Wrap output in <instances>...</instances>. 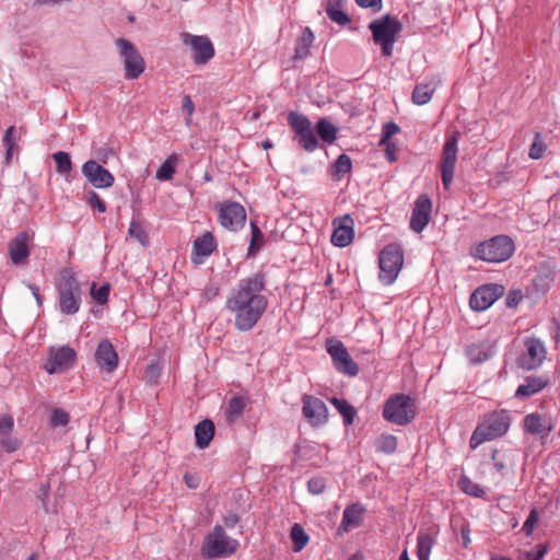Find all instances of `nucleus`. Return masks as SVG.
I'll return each instance as SVG.
<instances>
[{
    "label": "nucleus",
    "instance_id": "obj_8",
    "mask_svg": "<svg viewBox=\"0 0 560 560\" xmlns=\"http://www.w3.org/2000/svg\"><path fill=\"white\" fill-rule=\"evenodd\" d=\"M460 132L453 130L445 135L439 168L444 189L448 190L454 178Z\"/></svg>",
    "mask_w": 560,
    "mask_h": 560
},
{
    "label": "nucleus",
    "instance_id": "obj_36",
    "mask_svg": "<svg viewBox=\"0 0 560 560\" xmlns=\"http://www.w3.org/2000/svg\"><path fill=\"white\" fill-rule=\"evenodd\" d=\"M330 402L342 416L345 424L349 425L353 423L357 413L353 406H351L347 400L339 399L337 397H332Z\"/></svg>",
    "mask_w": 560,
    "mask_h": 560
},
{
    "label": "nucleus",
    "instance_id": "obj_32",
    "mask_svg": "<svg viewBox=\"0 0 560 560\" xmlns=\"http://www.w3.org/2000/svg\"><path fill=\"white\" fill-rule=\"evenodd\" d=\"M342 0H327L326 13L328 18L339 25H346L350 18L340 9Z\"/></svg>",
    "mask_w": 560,
    "mask_h": 560
},
{
    "label": "nucleus",
    "instance_id": "obj_49",
    "mask_svg": "<svg viewBox=\"0 0 560 560\" xmlns=\"http://www.w3.org/2000/svg\"><path fill=\"white\" fill-rule=\"evenodd\" d=\"M91 295L92 299L96 301L98 304H105L109 295V284L104 283L98 289H96V284L93 283L91 287Z\"/></svg>",
    "mask_w": 560,
    "mask_h": 560
},
{
    "label": "nucleus",
    "instance_id": "obj_23",
    "mask_svg": "<svg viewBox=\"0 0 560 560\" xmlns=\"http://www.w3.org/2000/svg\"><path fill=\"white\" fill-rule=\"evenodd\" d=\"M334 232L331 235V243L338 247H346L353 241V220L350 215H345L334 221Z\"/></svg>",
    "mask_w": 560,
    "mask_h": 560
},
{
    "label": "nucleus",
    "instance_id": "obj_26",
    "mask_svg": "<svg viewBox=\"0 0 560 560\" xmlns=\"http://www.w3.org/2000/svg\"><path fill=\"white\" fill-rule=\"evenodd\" d=\"M524 427L532 434H548L552 430V422L546 416L530 413L525 417Z\"/></svg>",
    "mask_w": 560,
    "mask_h": 560
},
{
    "label": "nucleus",
    "instance_id": "obj_3",
    "mask_svg": "<svg viewBox=\"0 0 560 560\" xmlns=\"http://www.w3.org/2000/svg\"><path fill=\"white\" fill-rule=\"evenodd\" d=\"M56 288L59 294L60 312L65 315L78 313L82 301V290L75 273L69 268L61 269Z\"/></svg>",
    "mask_w": 560,
    "mask_h": 560
},
{
    "label": "nucleus",
    "instance_id": "obj_25",
    "mask_svg": "<svg viewBox=\"0 0 560 560\" xmlns=\"http://www.w3.org/2000/svg\"><path fill=\"white\" fill-rule=\"evenodd\" d=\"M217 248V242L212 233L207 232L194 242L192 260L197 264L201 262L198 257L205 258L210 256Z\"/></svg>",
    "mask_w": 560,
    "mask_h": 560
},
{
    "label": "nucleus",
    "instance_id": "obj_54",
    "mask_svg": "<svg viewBox=\"0 0 560 560\" xmlns=\"http://www.w3.org/2000/svg\"><path fill=\"white\" fill-rule=\"evenodd\" d=\"M182 107L186 112V125L189 126L191 122V116L195 112V105L189 95H184L182 100Z\"/></svg>",
    "mask_w": 560,
    "mask_h": 560
},
{
    "label": "nucleus",
    "instance_id": "obj_24",
    "mask_svg": "<svg viewBox=\"0 0 560 560\" xmlns=\"http://www.w3.org/2000/svg\"><path fill=\"white\" fill-rule=\"evenodd\" d=\"M495 353V345L490 340L471 343L466 349V355L472 364H479L489 360Z\"/></svg>",
    "mask_w": 560,
    "mask_h": 560
},
{
    "label": "nucleus",
    "instance_id": "obj_4",
    "mask_svg": "<svg viewBox=\"0 0 560 560\" xmlns=\"http://www.w3.org/2000/svg\"><path fill=\"white\" fill-rule=\"evenodd\" d=\"M369 28L372 32L374 43L381 46L383 56L390 57L396 37L402 30L399 20L390 14H386L373 20Z\"/></svg>",
    "mask_w": 560,
    "mask_h": 560
},
{
    "label": "nucleus",
    "instance_id": "obj_15",
    "mask_svg": "<svg viewBox=\"0 0 560 560\" xmlns=\"http://www.w3.org/2000/svg\"><path fill=\"white\" fill-rule=\"evenodd\" d=\"M75 360L77 352L72 348L68 346L51 348L49 358L44 364V369L49 374L62 373L72 368Z\"/></svg>",
    "mask_w": 560,
    "mask_h": 560
},
{
    "label": "nucleus",
    "instance_id": "obj_59",
    "mask_svg": "<svg viewBox=\"0 0 560 560\" xmlns=\"http://www.w3.org/2000/svg\"><path fill=\"white\" fill-rule=\"evenodd\" d=\"M50 485L48 482L42 483L39 489L38 499L42 501L44 509L47 511V500L49 497Z\"/></svg>",
    "mask_w": 560,
    "mask_h": 560
},
{
    "label": "nucleus",
    "instance_id": "obj_10",
    "mask_svg": "<svg viewBox=\"0 0 560 560\" xmlns=\"http://www.w3.org/2000/svg\"><path fill=\"white\" fill-rule=\"evenodd\" d=\"M115 43L124 61L125 78L128 80L138 79L145 69L144 59L131 42L118 38Z\"/></svg>",
    "mask_w": 560,
    "mask_h": 560
},
{
    "label": "nucleus",
    "instance_id": "obj_43",
    "mask_svg": "<svg viewBox=\"0 0 560 560\" xmlns=\"http://www.w3.org/2000/svg\"><path fill=\"white\" fill-rule=\"evenodd\" d=\"M56 162V170L60 174H68L72 170V162L67 152L58 151L52 155Z\"/></svg>",
    "mask_w": 560,
    "mask_h": 560
},
{
    "label": "nucleus",
    "instance_id": "obj_18",
    "mask_svg": "<svg viewBox=\"0 0 560 560\" xmlns=\"http://www.w3.org/2000/svg\"><path fill=\"white\" fill-rule=\"evenodd\" d=\"M219 221L230 231H238L245 225L246 212L238 202H224L219 207Z\"/></svg>",
    "mask_w": 560,
    "mask_h": 560
},
{
    "label": "nucleus",
    "instance_id": "obj_58",
    "mask_svg": "<svg viewBox=\"0 0 560 560\" xmlns=\"http://www.w3.org/2000/svg\"><path fill=\"white\" fill-rule=\"evenodd\" d=\"M546 553V547L544 545L537 546L536 552H526L525 553V560H542Z\"/></svg>",
    "mask_w": 560,
    "mask_h": 560
},
{
    "label": "nucleus",
    "instance_id": "obj_64",
    "mask_svg": "<svg viewBox=\"0 0 560 560\" xmlns=\"http://www.w3.org/2000/svg\"><path fill=\"white\" fill-rule=\"evenodd\" d=\"M238 523V516L236 514H231L228 517H225V525L233 527Z\"/></svg>",
    "mask_w": 560,
    "mask_h": 560
},
{
    "label": "nucleus",
    "instance_id": "obj_39",
    "mask_svg": "<svg viewBox=\"0 0 560 560\" xmlns=\"http://www.w3.org/2000/svg\"><path fill=\"white\" fill-rule=\"evenodd\" d=\"M290 538L293 542V550L300 552L308 544L310 537L304 528L295 523L290 530Z\"/></svg>",
    "mask_w": 560,
    "mask_h": 560
},
{
    "label": "nucleus",
    "instance_id": "obj_61",
    "mask_svg": "<svg viewBox=\"0 0 560 560\" xmlns=\"http://www.w3.org/2000/svg\"><path fill=\"white\" fill-rule=\"evenodd\" d=\"M522 300V294L520 291H513V292H510V294L508 295V300H506V303L509 306H516L520 301Z\"/></svg>",
    "mask_w": 560,
    "mask_h": 560
},
{
    "label": "nucleus",
    "instance_id": "obj_22",
    "mask_svg": "<svg viewBox=\"0 0 560 560\" xmlns=\"http://www.w3.org/2000/svg\"><path fill=\"white\" fill-rule=\"evenodd\" d=\"M31 235L26 231L20 232L8 244V252L13 265H24L30 256Z\"/></svg>",
    "mask_w": 560,
    "mask_h": 560
},
{
    "label": "nucleus",
    "instance_id": "obj_11",
    "mask_svg": "<svg viewBox=\"0 0 560 560\" xmlns=\"http://www.w3.org/2000/svg\"><path fill=\"white\" fill-rule=\"evenodd\" d=\"M288 122L295 133L299 144L306 151L313 152L318 147L311 120L303 114L290 112Z\"/></svg>",
    "mask_w": 560,
    "mask_h": 560
},
{
    "label": "nucleus",
    "instance_id": "obj_20",
    "mask_svg": "<svg viewBox=\"0 0 560 560\" xmlns=\"http://www.w3.org/2000/svg\"><path fill=\"white\" fill-rule=\"evenodd\" d=\"M94 359L101 372L109 374L118 366V354L112 342L107 339H104L98 343Z\"/></svg>",
    "mask_w": 560,
    "mask_h": 560
},
{
    "label": "nucleus",
    "instance_id": "obj_6",
    "mask_svg": "<svg viewBox=\"0 0 560 560\" xmlns=\"http://www.w3.org/2000/svg\"><path fill=\"white\" fill-rule=\"evenodd\" d=\"M513 250L512 240L509 236L499 235L478 244L472 249V255L488 262H501L509 259Z\"/></svg>",
    "mask_w": 560,
    "mask_h": 560
},
{
    "label": "nucleus",
    "instance_id": "obj_50",
    "mask_svg": "<svg viewBox=\"0 0 560 560\" xmlns=\"http://www.w3.org/2000/svg\"><path fill=\"white\" fill-rule=\"evenodd\" d=\"M85 201L90 207L97 209L98 212H106L107 208L105 202L100 198V196L95 191L90 190L89 192H86Z\"/></svg>",
    "mask_w": 560,
    "mask_h": 560
},
{
    "label": "nucleus",
    "instance_id": "obj_27",
    "mask_svg": "<svg viewBox=\"0 0 560 560\" xmlns=\"http://www.w3.org/2000/svg\"><path fill=\"white\" fill-rule=\"evenodd\" d=\"M363 513L364 509L358 503L347 506L342 514L340 528L345 532H349L352 528L360 526Z\"/></svg>",
    "mask_w": 560,
    "mask_h": 560
},
{
    "label": "nucleus",
    "instance_id": "obj_40",
    "mask_svg": "<svg viewBox=\"0 0 560 560\" xmlns=\"http://www.w3.org/2000/svg\"><path fill=\"white\" fill-rule=\"evenodd\" d=\"M177 156L175 154L170 155L158 168L155 177L160 180H170L175 174V164Z\"/></svg>",
    "mask_w": 560,
    "mask_h": 560
},
{
    "label": "nucleus",
    "instance_id": "obj_44",
    "mask_svg": "<svg viewBox=\"0 0 560 560\" xmlns=\"http://www.w3.org/2000/svg\"><path fill=\"white\" fill-rule=\"evenodd\" d=\"M250 229H252V237H250V244L248 247V254H254L262 246L264 242V234L259 230L256 223L250 222Z\"/></svg>",
    "mask_w": 560,
    "mask_h": 560
},
{
    "label": "nucleus",
    "instance_id": "obj_37",
    "mask_svg": "<svg viewBox=\"0 0 560 560\" xmlns=\"http://www.w3.org/2000/svg\"><path fill=\"white\" fill-rule=\"evenodd\" d=\"M337 128L326 118H322L317 122V133L319 138L328 143L331 144L337 139Z\"/></svg>",
    "mask_w": 560,
    "mask_h": 560
},
{
    "label": "nucleus",
    "instance_id": "obj_56",
    "mask_svg": "<svg viewBox=\"0 0 560 560\" xmlns=\"http://www.w3.org/2000/svg\"><path fill=\"white\" fill-rule=\"evenodd\" d=\"M380 147L385 148V158L388 162L393 163L397 161V151L398 147L393 141H389L387 144H378Z\"/></svg>",
    "mask_w": 560,
    "mask_h": 560
},
{
    "label": "nucleus",
    "instance_id": "obj_16",
    "mask_svg": "<svg viewBox=\"0 0 560 560\" xmlns=\"http://www.w3.org/2000/svg\"><path fill=\"white\" fill-rule=\"evenodd\" d=\"M504 290L503 285L497 283H488L477 288L470 295V307L475 311H486L504 294Z\"/></svg>",
    "mask_w": 560,
    "mask_h": 560
},
{
    "label": "nucleus",
    "instance_id": "obj_41",
    "mask_svg": "<svg viewBox=\"0 0 560 560\" xmlns=\"http://www.w3.org/2000/svg\"><path fill=\"white\" fill-rule=\"evenodd\" d=\"M458 485L462 491L469 495L481 498L485 494L483 489L478 483L470 480L468 477H460Z\"/></svg>",
    "mask_w": 560,
    "mask_h": 560
},
{
    "label": "nucleus",
    "instance_id": "obj_30",
    "mask_svg": "<svg viewBox=\"0 0 560 560\" xmlns=\"http://www.w3.org/2000/svg\"><path fill=\"white\" fill-rule=\"evenodd\" d=\"M434 544L435 537L431 533L420 530L417 538L418 560H430V553Z\"/></svg>",
    "mask_w": 560,
    "mask_h": 560
},
{
    "label": "nucleus",
    "instance_id": "obj_1",
    "mask_svg": "<svg viewBox=\"0 0 560 560\" xmlns=\"http://www.w3.org/2000/svg\"><path fill=\"white\" fill-rule=\"evenodd\" d=\"M265 289V275L258 272L241 280L228 295L225 307L233 315L237 330H250L266 312L268 299L262 294Z\"/></svg>",
    "mask_w": 560,
    "mask_h": 560
},
{
    "label": "nucleus",
    "instance_id": "obj_47",
    "mask_svg": "<svg viewBox=\"0 0 560 560\" xmlns=\"http://www.w3.org/2000/svg\"><path fill=\"white\" fill-rule=\"evenodd\" d=\"M545 151H546V145L541 139L540 133L537 132L535 135L534 141L530 145L528 155L533 160H538V159L542 158Z\"/></svg>",
    "mask_w": 560,
    "mask_h": 560
},
{
    "label": "nucleus",
    "instance_id": "obj_42",
    "mask_svg": "<svg viewBox=\"0 0 560 560\" xmlns=\"http://www.w3.org/2000/svg\"><path fill=\"white\" fill-rule=\"evenodd\" d=\"M128 234L130 237H133L143 246H145L149 243L148 234L144 231L142 224L135 219L131 220L129 224Z\"/></svg>",
    "mask_w": 560,
    "mask_h": 560
},
{
    "label": "nucleus",
    "instance_id": "obj_17",
    "mask_svg": "<svg viewBox=\"0 0 560 560\" xmlns=\"http://www.w3.org/2000/svg\"><path fill=\"white\" fill-rule=\"evenodd\" d=\"M182 38L184 44L190 46L195 63L205 65L214 56V47L209 37L183 33Z\"/></svg>",
    "mask_w": 560,
    "mask_h": 560
},
{
    "label": "nucleus",
    "instance_id": "obj_57",
    "mask_svg": "<svg viewBox=\"0 0 560 560\" xmlns=\"http://www.w3.org/2000/svg\"><path fill=\"white\" fill-rule=\"evenodd\" d=\"M357 4L361 8H371L375 12L382 10V0H355Z\"/></svg>",
    "mask_w": 560,
    "mask_h": 560
},
{
    "label": "nucleus",
    "instance_id": "obj_2",
    "mask_svg": "<svg viewBox=\"0 0 560 560\" xmlns=\"http://www.w3.org/2000/svg\"><path fill=\"white\" fill-rule=\"evenodd\" d=\"M511 424V419L505 410L493 411L478 423L469 440L470 448L475 450L480 444L503 436Z\"/></svg>",
    "mask_w": 560,
    "mask_h": 560
},
{
    "label": "nucleus",
    "instance_id": "obj_55",
    "mask_svg": "<svg viewBox=\"0 0 560 560\" xmlns=\"http://www.w3.org/2000/svg\"><path fill=\"white\" fill-rule=\"evenodd\" d=\"M538 521V515H537V512L535 510H532L527 520L524 522L523 524V532L528 536L533 533L534 530V527L536 525Z\"/></svg>",
    "mask_w": 560,
    "mask_h": 560
},
{
    "label": "nucleus",
    "instance_id": "obj_9",
    "mask_svg": "<svg viewBox=\"0 0 560 560\" xmlns=\"http://www.w3.org/2000/svg\"><path fill=\"white\" fill-rule=\"evenodd\" d=\"M238 547V541L231 539L223 527L217 525L209 533L202 546V555L209 559L225 557L234 553Z\"/></svg>",
    "mask_w": 560,
    "mask_h": 560
},
{
    "label": "nucleus",
    "instance_id": "obj_34",
    "mask_svg": "<svg viewBox=\"0 0 560 560\" xmlns=\"http://www.w3.org/2000/svg\"><path fill=\"white\" fill-rule=\"evenodd\" d=\"M434 91L435 88L430 83H419L413 89L412 102L417 105H424L431 101Z\"/></svg>",
    "mask_w": 560,
    "mask_h": 560
},
{
    "label": "nucleus",
    "instance_id": "obj_14",
    "mask_svg": "<svg viewBox=\"0 0 560 560\" xmlns=\"http://www.w3.org/2000/svg\"><path fill=\"white\" fill-rule=\"evenodd\" d=\"M302 413L313 428H319L328 422L329 411L326 404L312 395H303Z\"/></svg>",
    "mask_w": 560,
    "mask_h": 560
},
{
    "label": "nucleus",
    "instance_id": "obj_7",
    "mask_svg": "<svg viewBox=\"0 0 560 560\" xmlns=\"http://www.w3.org/2000/svg\"><path fill=\"white\" fill-rule=\"evenodd\" d=\"M383 417L398 425L410 423L416 417L413 399L404 394H397L388 398L383 408Z\"/></svg>",
    "mask_w": 560,
    "mask_h": 560
},
{
    "label": "nucleus",
    "instance_id": "obj_38",
    "mask_svg": "<svg viewBox=\"0 0 560 560\" xmlns=\"http://www.w3.org/2000/svg\"><path fill=\"white\" fill-rule=\"evenodd\" d=\"M245 408V400L242 397L235 396L230 399L225 409V418L229 423L236 421L243 413Z\"/></svg>",
    "mask_w": 560,
    "mask_h": 560
},
{
    "label": "nucleus",
    "instance_id": "obj_35",
    "mask_svg": "<svg viewBox=\"0 0 560 560\" xmlns=\"http://www.w3.org/2000/svg\"><path fill=\"white\" fill-rule=\"evenodd\" d=\"M19 140H20V137L16 133L15 127L14 126L9 127L5 130L4 136L2 138V143L7 150V153H5V162L7 163H9L11 161L14 151L15 150L18 151Z\"/></svg>",
    "mask_w": 560,
    "mask_h": 560
},
{
    "label": "nucleus",
    "instance_id": "obj_62",
    "mask_svg": "<svg viewBox=\"0 0 560 560\" xmlns=\"http://www.w3.org/2000/svg\"><path fill=\"white\" fill-rule=\"evenodd\" d=\"M498 450H493L492 452V460L494 462V467L498 471H502L505 467V464L502 459H498Z\"/></svg>",
    "mask_w": 560,
    "mask_h": 560
},
{
    "label": "nucleus",
    "instance_id": "obj_28",
    "mask_svg": "<svg viewBox=\"0 0 560 560\" xmlns=\"http://www.w3.org/2000/svg\"><path fill=\"white\" fill-rule=\"evenodd\" d=\"M214 436V424L211 420L200 421L195 428L196 446L203 450L209 446Z\"/></svg>",
    "mask_w": 560,
    "mask_h": 560
},
{
    "label": "nucleus",
    "instance_id": "obj_63",
    "mask_svg": "<svg viewBox=\"0 0 560 560\" xmlns=\"http://www.w3.org/2000/svg\"><path fill=\"white\" fill-rule=\"evenodd\" d=\"M112 150L110 149H102L98 151L97 153V158L100 161H102L103 163H106L107 162V159L108 156L112 154Z\"/></svg>",
    "mask_w": 560,
    "mask_h": 560
},
{
    "label": "nucleus",
    "instance_id": "obj_31",
    "mask_svg": "<svg viewBox=\"0 0 560 560\" xmlns=\"http://www.w3.org/2000/svg\"><path fill=\"white\" fill-rule=\"evenodd\" d=\"M314 34L310 30V27H305L302 31L301 36L299 37L295 49H294V59H304L308 56L311 46L314 42Z\"/></svg>",
    "mask_w": 560,
    "mask_h": 560
},
{
    "label": "nucleus",
    "instance_id": "obj_21",
    "mask_svg": "<svg viewBox=\"0 0 560 560\" xmlns=\"http://www.w3.org/2000/svg\"><path fill=\"white\" fill-rule=\"evenodd\" d=\"M432 202L427 195H420L412 210L410 229L417 233L424 230L431 219Z\"/></svg>",
    "mask_w": 560,
    "mask_h": 560
},
{
    "label": "nucleus",
    "instance_id": "obj_45",
    "mask_svg": "<svg viewBox=\"0 0 560 560\" xmlns=\"http://www.w3.org/2000/svg\"><path fill=\"white\" fill-rule=\"evenodd\" d=\"M21 444V441L16 436L12 435V433L0 436V445L7 453L18 451Z\"/></svg>",
    "mask_w": 560,
    "mask_h": 560
},
{
    "label": "nucleus",
    "instance_id": "obj_46",
    "mask_svg": "<svg viewBox=\"0 0 560 560\" xmlns=\"http://www.w3.org/2000/svg\"><path fill=\"white\" fill-rule=\"evenodd\" d=\"M334 167L335 174L339 177L349 173L352 168V162L350 156L347 154L339 155L337 161L335 162Z\"/></svg>",
    "mask_w": 560,
    "mask_h": 560
},
{
    "label": "nucleus",
    "instance_id": "obj_13",
    "mask_svg": "<svg viewBox=\"0 0 560 560\" xmlns=\"http://www.w3.org/2000/svg\"><path fill=\"white\" fill-rule=\"evenodd\" d=\"M326 350L330 354L335 369L349 376H355L359 373L358 364L352 360L345 345L336 339H328Z\"/></svg>",
    "mask_w": 560,
    "mask_h": 560
},
{
    "label": "nucleus",
    "instance_id": "obj_29",
    "mask_svg": "<svg viewBox=\"0 0 560 560\" xmlns=\"http://www.w3.org/2000/svg\"><path fill=\"white\" fill-rule=\"evenodd\" d=\"M548 384L545 377H527L524 384H521L515 393L518 398L530 397L544 389Z\"/></svg>",
    "mask_w": 560,
    "mask_h": 560
},
{
    "label": "nucleus",
    "instance_id": "obj_19",
    "mask_svg": "<svg viewBox=\"0 0 560 560\" xmlns=\"http://www.w3.org/2000/svg\"><path fill=\"white\" fill-rule=\"evenodd\" d=\"M82 174L95 188L104 189L114 185V175L94 160H89L82 165Z\"/></svg>",
    "mask_w": 560,
    "mask_h": 560
},
{
    "label": "nucleus",
    "instance_id": "obj_60",
    "mask_svg": "<svg viewBox=\"0 0 560 560\" xmlns=\"http://www.w3.org/2000/svg\"><path fill=\"white\" fill-rule=\"evenodd\" d=\"M160 375V369L156 364H150L145 369L144 377L149 381H155Z\"/></svg>",
    "mask_w": 560,
    "mask_h": 560
},
{
    "label": "nucleus",
    "instance_id": "obj_51",
    "mask_svg": "<svg viewBox=\"0 0 560 560\" xmlns=\"http://www.w3.org/2000/svg\"><path fill=\"white\" fill-rule=\"evenodd\" d=\"M307 488L312 494H322L326 489V481L323 477H314L308 480Z\"/></svg>",
    "mask_w": 560,
    "mask_h": 560
},
{
    "label": "nucleus",
    "instance_id": "obj_53",
    "mask_svg": "<svg viewBox=\"0 0 560 560\" xmlns=\"http://www.w3.org/2000/svg\"><path fill=\"white\" fill-rule=\"evenodd\" d=\"M14 419L9 413L0 415V436L12 433Z\"/></svg>",
    "mask_w": 560,
    "mask_h": 560
},
{
    "label": "nucleus",
    "instance_id": "obj_33",
    "mask_svg": "<svg viewBox=\"0 0 560 560\" xmlns=\"http://www.w3.org/2000/svg\"><path fill=\"white\" fill-rule=\"evenodd\" d=\"M398 441L393 434L383 433L374 442L376 452L384 453L386 455L394 454L397 450Z\"/></svg>",
    "mask_w": 560,
    "mask_h": 560
},
{
    "label": "nucleus",
    "instance_id": "obj_52",
    "mask_svg": "<svg viewBox=\"0 0 560 560\" xmlns=\"http://www.w3.org/2000/svg\"><path fill=\"white\" fill-rule=\"evenodd\" d=\"M52 427L66 425L69 422V415L60 408L54 409L50 418Z\"/></svg>",
    "mask_w": 560,
    "mask_h": 560
},
{
    "label": "nucleus",
    "instance_id": "obj_48",
    "mask_svg": "<svg viewBox=\"0 0 560 560\" xmlns=\"http://www.w3.org/2000/svg\"><path fill=\"white\" fill-rule=\"evenodd\" d=\"M399 132L400 128L397 124L393 121L384 124L382 127V135L378 144H387L389 141H392V137Z\"/></svg>",
    "mask_w": 560,
    "mask_h": 560
},
{
    "label": "nucleus",
    "instance_id": "obj_5",
    "mask_svg": "<svg viewBox=\"0 0 560 560\" xmlns=\"http://www.w3.org/2000/svg\"><path fill=\"white\" fill-rule=\"evenodd\" d=\"M404 265V252L399 244L386 245L378 255V279L385 285H390L397 279Z\"/></svg>",
    "mask_w": 560,
    "mask_h": 560
},
{
    "label": "nucleus",
    "instance_id": "obj_12",
    "mask_svg": "<svg viewBox=\"0 0 560 560\" xmlns=\"http://www.w3.org/2000/svg\"><path fill=\"white\" fill-rule=\"evenodd\" d=\"M546 354V347L539 338L526 337L524 339V350L517 358V364L523 370H534L541 365Z\"/></svg>",
    "mask_w": 560,
    "mask_h": 560
}]
</instances>
